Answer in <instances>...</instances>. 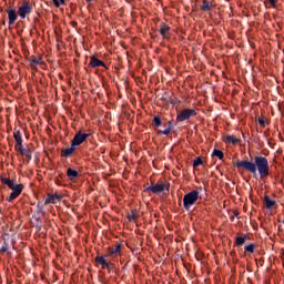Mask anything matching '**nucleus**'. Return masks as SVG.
I'll return each mask as SVG.
<instances>
[{
	"label": "nucleus",
	"mask_w": 284,
	"mask_h": 284,
	"mask_svg": "<svg viewBox=\"0 0 284 284\" xmlns=\"http://www.w3.org/2000/svg\"><path fill=\"white\" fill-rule=\"evenodd\" d=\"M67 176H69V179H77V176H79V172L74 169H68Z\"/></svg>",
	"instance_id": "412c9836"
},
{
	"label": "nucleus",
	"mask_w": 284,
	"mask_h": 284,
	"mask_svg": "<svg viewBox=\"0 0 284 284\" xmlns=\"http://www.w3.org/2000/svg\"><path fill=\"white\" fill-rule=\"evenodd\" d=\"M139 219V215L136 214V211L133 210L131 213L128 215L129 221H136Z\"/></svg>",
	"instance_id": "b1692460"
},
{
	"label": "nucleus",
	"mask_w": 284,
	"mask_h": 284,
	"mask_svg": "<svg viewBox=\"0 0 284 284\" xmlns=\"http://www.w3.org/2000/svg\"><path fill=\"white\" fill-rule=\"evenodd\" d=\"M53 6H55V8H60L61 2L59 0H53Z\"/></svg>",
	"instance_id": "2f4dec72"
},
{
	"label": "nucleus",
	"mask_w": 284,
	"mask_h": 284,
	"mask_svg": "<svg viewBox=\"0 0 284 284\" xmlns=\"http://www.w3.org/2000/svg\"><path fill=\"white\" fill-rule=\"evenodd\" d=\"M90 1H92V0H87L88 3H90Z\"/></svg>",
	"instance_id": "4c0bfd02"
},
{
	"label": "nucleus",
	"mask_w": 284,
	"mask_h": 284,
	"mask_svg": "<svg viewBox=\"0 0 284 284\" xmlns=\"http://www.w3.org/2000/svg\"><path fill=\"white\" fill-rule=\"evenodd\" d=\"M214 8H216V3L209 0H202V4L200 6L201 12H211V10H214Z\"/></svg>",
	"instance_id": "1a4fd4ad"
},
{
	"label": "nucleus",
	"mask_w": 284,
	"mask_h": 284,
	"mask_svg": "<svg viewBox=\"0 0 284 284\" xmlns=\"http://www.w3.org/2000/svg\"><path fill=\"white\" fill-rule=\"evenodd\" d=\"M65 4V0H60V6H64Z\"/></svg>",
	"instance_id": "c9c22d12"
},
{
	"label": "nucleus",
	"mask_w": 284,
	"mask_h": 284,
	"mask_svg": "<svg viewBox=\"0 0 284 284\" xmlns=\"http://www.w3.org/2000/svg\"><path fill=\"white\" fill-rule=\"evenodd\" d=\"M75 150H77V148L74 145H72V143H71V148L63 149L61 151V154H62V156H65V158L72 156V154H74Z\"/></svg>",
	"instance_id": "dca6fc26"
},
{
	"label": "nucleus",
	"mask_w": 284,
	"mask_h": 284,
	"mask_svg": "<svg viewBox=\"0 0 284 284\" xmlns=\"http://www.w3.org/2000/svg\"><path fill=\"white\" fill-rule=\"evenodd\" d=\"M235 165L237 169L243 168V170H246L251 174H256L258 171L261 179H267L270 176V162L265 156L256 155L254 162L247 160L237 161Z\"/></svg>",
	"instance_id": "f257e3e1"
},
{
	"label": "nucleus",
	"mask_w": 284,
	"mask_h": 284,
	"mask_svg": "<svg viewBox=\"0 0 284 284\" xmlns=\"http://www.w3.org/2000/svg\"><path fill=\"white\" fill-rule=\"evenodd\" d=\"M258 124L261 128H265V118H258Z\"/></svg>",
	"instance_id": "c85d7f7f"
},
{
	"label": "nucleus",
	"mask_w": 284,
	"mask_h": 284,
	"mask_svg": "<svg viewBox=\"0 0 284 284\" xmlns=\"http://www.w3.org/2000/svg\"><path fill=\"white\" fill-rule=\"evenodd\" d=\"M32 12V4L28 1H23L22 6L18 8V14L20 19H26L27 14H30Z\"/></svg>",
	"instance_id": "423d86ee"
},
{
	"label": "nucleus",
	"mask_w": 284,
	"mask_h": 284,
	"mask_svg": "<svg viewBox=\"0 0 284 284\" xmlns=\"http://www.w3.org/2000/svg\"><path fill=\"white\" fill-rule=\"evenodd\" d=\"M6 252H8V244H4V245L0 248V253H1V254H6Z\"/></svg>",
	"instance_id": "7c9ffc66"
},
{
	"label": "nucleus",
	"mask_w": 284,
	"mask_h": 284,
	"mask_svg": "<svg viewBox=\"0 0 284 284\" xmlns=\"http://www.w3.org/2000/svg\"><path fill=\"white\" fill-rule=\"evenodd\" d=\"M171 103H172V105H176V103H179V100L176 98H174L171 100Z\"/></svg>",
	"instance_id": "72a5a7b5"
},
{
	"label": "nucleus",
	"mask_w": 284,
	"mask_h": 284,
	"mask_svg": "<svg viewBox=\"0 0 284 284\" xmlns=\"http://www.w3.org/2000/svg\"><path fill=\"white\" fill-rule=\"evenodd\" d=\"M31 68H37V65H41V59H37L34 55L30 58Z\"/></svg>",
	"instance_id": "4be33fe9"
},
{
	"label": "nucleus",
	"mask_w": 284,
	"mask_h": 284,
	"mask_svg": "<svg viewBox=\"0 0 284 284\" xmlns=\"http://www.w3.org/2000/svg\"><path fill=\"white\" fill-rule=\"evenodd\" d=\"M29 151H30V150L22 149V150L20 151V153L22 154V156H24L26 153H28Z\"/></svg>",
	"instance_id": "f704fd0d"
},
{
	"label": "nucleus",
	"mask_w": 284,
	"mask_h": 284,
	"mask_svg": "<svg viewBox=\"0 0 284 284\" xmlns=\"http://www.w3.org/2000/svg\"><path fill=\"white\" fill-rule=\"evenodd\" d=\"M1 183L4 185H8L10 190H12L10 196L7 199L9 203H12L14 199H18V196H21V192H23V184H17L14 180H10L8 178H1Z\"/></svg>",
	"instance_id": "f03ea898"
},
{
	"label": "nucleus",
	"mask_w": 284,
	"mask_h": 284,
	"mask_svg": "<svg viewBox=\"0 0 284 284\" xmlns=\"http://www.w3.org/2000/svg\"><path fill=\"white\" fill-rule=\"evenodd\" d=\"M88 136H90L89 133L78 132V133H75L71 144L77 148L78 145H81V143H83L85 141V139H88Z\"/></svg>",
	"instance_id": "6e6552de"
},
{
	"label": "nucleus",
	"mask_w": 284,
	"mask_h": 284,
	"mask_svg": "<svg viewBox=\"0 0 284 284\" xmlns=\"http://www.w3.org/2000/svg\"><path fill=\"white\" fill-rule=\"evenodd\" d=\"M265 8H278V0L264 1Z\"/></svg>",
	"instance_id": "aec40b11"
},
{
	"label": "nucleus",
	"mask_w": 284,
	"mask_h": 284,
	"mask_svg": "<svg viewBox=\"0 0 284 284\" xmlns=\"http://www.w3.org/2000/svg\"><path fill=\"white\" fill-rule=\"evenodd\" d=\"M8 17H9V26H13L14 21H17V11L11 9L7 11Z\"/></svg>",
	"instance_id": "2eb2a0df"
},
{
	"label": "nucleus",
	"mask_w": 284,
	"mask_h": 284,
	"mask_svg": "<svg viewBox=\"0 0 284 284\" xmlns=\"http://www.w3.org/2000/svg\"><path fill=\"white\" fill-rule=\"evenodd\" d=\"M192 116H196V110H194V109H183L176 115V121L179 123H183V121H187V119H192Z\"/></svg>",
	"instance_id": "39448f33"
},
{
	"label": "nucleus",
	"mask_w": 284,
	"mask_h": 284,
	"mask_svg": "<svg viewBox=\"0 0 284 284\" xmlns=\"http://www.w3.org/2000/svg\"><path fill=\"white\" fill-rule=\"evenodd\" d=\"M213 156H216L220 161H223V156H225V154L223 153V151L214 149Z\"/></svg>",
	"instance_id": "5701e85b"
},
{
	"label": "nucleus",
	"mask_w": 284,
	"mask_h": 284,
	"mask_svg": "<svg viewBox=\"0 0 284 284\" xmlns=\"http://www.w3.org/2000/svg\"><path fill=\"white\" fill-rule=\"evenodd\" d=\"M234 216H239V212H234Z\"/></svg>",
	"instance_id": "e433bc0d"
},
{
	"label": "nucleus",
	"mask_w": 284,
	"mask_h": 284,
	"mask_svg": "<svg viewBox=\"0 0 284 284\" xmlns=\"http://www.w3.org/2000/svg\"><path fill=\"white\" fill-rule=\"evenodd\" d=\"M13 139L18 145H21V143H23V138H21V131H14Z\"/></svg>",
	"instance_id": "a211bd4d"
},
{
	"label": "nucleus",
	"mask_w": 284,
	"mask_h": 284,
	"mask_svg": "<svg viewBox=\"0 0 284 284\" xmlns=\"http://www.w3.org/2000/svg\"><path fill=\"white\" fill-rule=\"evenodd\" d=\"M245 241H247V235H244V236H237L235 239V245L237 247H241V245H245Z\"/></svg>",
	"instance_id": "6ab92c4d"
},
{
	"label": "nucleus",
	"mask_w": 284,
	"mask_h": 284,
	"mask_svg": "<svg viewBox=\"0 0 284 284\" xmlns=\"http://www.w3.org/2000/svg\"><path fill=\"white\" fill-rule=\"evenodd\" d=\"M16 151L17 152H21L23 150V143H20V144H16Z\"/></svg>",
	"instance_id": "c756f323"
},
{
	"label": "nucleus",
	"mask_w": 284,
	"mask_h": 284,
	"mask_svg": "<svg viewBox=\"0 0 284 284\" xmlns=\"http://www.w3.org/2000/svg\"><path fill=\"white\" fill-rule=\"evenodd\" d=\"M24 156H27V159H32V152L27 151V153H24Z\"/></svg>",
	"instance_id": "473e14b6"
},
{
	"label": "nucleus",
	"mask_w": 284,
	"mask_h": 284,
	"mask_svg": "<svg viewBox=\"0 0 284 284\" xmlns=\"http://www.w3.org/2000/svg\"><path fill=\"white\" fill-rule=\"evenodd\" d=\"M199 201V191H191L183 197V205L185 210H190Z\"/></svg>",
	"instance_id": "20e7f679"
},
{
	"label": "nucleus",
	"mask_w": 284,
	"mask_h": 284,
	"mask_svg": "<svg viewBox=\"0 0 284 284\" xmlns=\"http://www.w3.org/2000/svg\"><path fill=\"white\" fill-rule=\"evenodd\" d=\"M170 132H172V126H169L164 131H159V134H165V136H168V134H170Z\"/></svg>",
	"instance_id": "cd10ccee"
},
{
	"label": "nucleus",
	"mask_w": 284,
	"mask_h": 284,
	"mask_svg": "<svg viewBox=\"0 0 284 284\" xmlns=\"http://www.w3.org/2000/svg\"><path fill=\"white\" fill-rule=\"evenodd\" d=\"M89 65L90 68H106L105 62L94 55L91 57Z\"/></svg>",
	"instance_id": "ddd939ff"
},
{
	"label": "nucleus",
	"mask_w": 284,
	"mask_h": 284,
	"mask_svg": "<svg viewBox=\"0 0 284 284\" xmlns=\"http://www.w3.org/2000/svg\"><path fill=\"white\" fill-rule=\"evenodd\" d=\"M244 252H248L250 254H254V244L246 245L244 247Z\"/></svg>",
	"instance_id": "a878e982"
},
{
	"label": "nucleus",
	"mask_w": 284,
	"mask_h": 284,
	"mask_svg": "<svg viewBox=\"0 0 284 284\" xmlns=\"http://www.w3.org/2000/svg\"><path fill=\"white\" fill-rule=\"evenodd\" d=\"M58 201H63V195L58 194V193H55V194L49 193L47 195V199L44 200V205H50V204L57 205Z\"/></svg>",
	"instance_id": "0eeeda50"
},
{
	"label": "nucleus",
	"mask_w": 284,
	"mask_h": 284,
	"mask_svg": "<svg viewBox=\"0 0 284 284\" xmlns=\"http://www.w3.org/2000/svg\"><path fill=\"white\" fill-rule=\"evenodd\" d=\"M153 123H154L155 128H161V118L154 116Z\"/></svg>",
	"instance_id": "bb28decb"
},
{
	"label": "nucleus",
	"mask_w": 284,
	"mask_h": 284,
	"mask_svg": "<svg viewBox=\"0 0 284 284\" xmlns=\"http://www.w3.org/2000/svg\"><path fill=\"white\" fill-rule=\"evenodd\" d=\"M223 142L227 145H230V143H232V145H236L237 143H241V140L236 138V135H225L223 138Z\"/></svg>",
	"instance_id": "4468645a"
},
{
	"label": "nucleus",
	"mask_w": 284,
	"mask_h": 284,
	"mask_svg": "<svg viewBox=\"0 0 284 284\" xmlns=\"http://www.w3.org/2000/svg\"><path fill=\"white\" fill-rule=\"evenodd\" d=\"M105 256H111V258H116V256H121V244H115V247H109L108 255Z\"/></svg>",
	"instance_id": "f8f14e48"
},
{
	"label": "nucleus",
	"mask_w": 284,
	"mask_h": 284,
	"mask_svg": "<svg viewBox=\"0 0 284 284\" xmlns=\"http://www.w3.org/2000/svg\"><path fill=\"white\" fill-rule=\"evenodd\" d=\"M264 203H265V206L267 207V210H272V206L276 205V201L270 199V195L264 196Z\"/></svg>",
	"instance_id": "f3484780"
},
{
	"label": "nucleus",
	"mask_w": 284,
	"mask_h": 284,
	"mask_svg": "<svg viewBox=\"0 0 284 284\" xmlns=\"http://www.w3.org/2000/svg\"><path fill=\"white\" fill-rule=\"evenodd\" d=\"M199 165H203V159H201V156L193 161V168H199Z\"/></svg>",
	"instance_id": "393cba45"
},
{
	"label": "nucleus",
	"mask_w": 284,
	"mask_h": 284,
	"mask_svg": "<svg viewBox=\"0 0 284 284\" xmlns=\"http://www.w3.org/2000/svg\"><path fill=\"white\" fill-rule=\"evenodd\" d=\"M160 34L164 40H168L170 37H172V32H170V26H168L165 22L160 23Z\"/></svg>",
	"instance_id": "9d476101"
},
{
	"label": "nucleus",
	"mask_w": 284,
	"mask_h": 284,
	"mask_svg": "<svg viewBox=\"0 0 284 284\" xmlns=\"http://www.w3.org/2000/svg\"><path fill=\"white\" fill-rule=\"evenodd\" d=\"M106 256H97L95 257V263L97 265H101L102 270H110L111 265H114L112 264L111 262H109L108 260H105Z\"/></svg>",
	"instance_id": "9b49d317"
},
{
	"label": "nucleus",
	"mask_w": 284,
	"mask_h": 284,
	"mask_svg": "<svg viewBox=\"0 0 284 284\" xmlns=\"http://www.w3.org/2000/svg\"><path fill=\"white\" fill-rule=\"evenodd\" d=\"M170 190V184L165 181H158L156 184H151L145 189V192H152V194H160V192H165Z\"/></svg>",
	"instance_id": "7ed1b4c3"
}]
</instances>
